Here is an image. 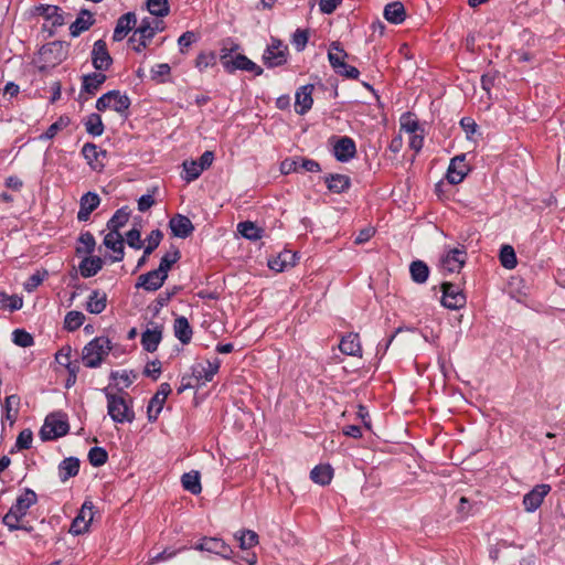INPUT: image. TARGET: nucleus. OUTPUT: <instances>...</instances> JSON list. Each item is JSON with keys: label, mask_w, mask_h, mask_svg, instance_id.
<instances>
[{"label": "nucleus", "mask_w": 565, "mask_h": 565, "mask_svg": "<svg viewBox=\"0 0 565 565\" xmlns=\"http://www.w3.org/2000/svg\"><path fill=\"white\" fill-rule=\"evenodd\" d=\"M107 398L108 415L115 423H131L135 419V413L126 399L127 393L122 388H118V394L109 392L108 387L104 388Z\"/></svg>", "instance_id": "nucleus-1"}, {"label": "nucleus", "mask_w": 565, "mask_h": 565, "mask_svg": "<svg viewBox=\"0 0 565 565\" xmlns=\"http://www.w3.org/2000/svg\"><path fill=\"white\" fill-rule=\"evenodd\" d=\"M36 501V493L31 489H24V492L17 498L9 512L3 516L4 525H7L10 531L21 529L20 520L26 515L28 510L35 504Z\"/></svg>", "instance_id": "nucleus-2"}, {"label": "nucleus", "mask_w": 565, "mask_h": 565, "mask_svg": "<svg viewBox=\"0 0 565 565\" xmlns=\"http://www.w3.org/2000/svg\"><path fill=\"white\" fill-rule=\"evenodd\" d=\"M218 369V359H215L214 361H204L194 364L192 366V374L190 376H182L179 393L184 388L194 387L201 384H205L206 382H211L213 380V376L217 373Z\"/></svg>", "instance_id": "nucleus-3"}, {"label": "nucleus", "mask_w": 565, "mask_h": 565, "mask_svg": "<svg viewBox=\"0 0 565 565\" xmlns=\"http://www.w3.org/2000/svg\"><path fill=\"white\" fill-rule=\"evenodd\" d=\"M111 344L108 338L97 337L88 342L83 349V363L86 367H98L103 360L109 354Z\"/></svg>", "instance_id": "nucleus-4"}, {"label": "nucleus", "mask_w": 565, "mask_h": 565, "mask_svg": "<svg viewBox=\"0 0 565 565\" xmlns=\"http://www.w3.org/2000/svg\"><path fill=\"white\" fill-rule=\"evenodd\" d=\"M67 52L68 44L63 41H53L44 44L39 52L40 60L43 62L39 70L44 72L50 67L61 64L66 58Z\"/></svg>", "instance_id": "nucleus-5"}, {"label": "nucleus", "mask_w": 565, "mask_h": 565, "mask_svg": "<svg viewBox=\"0 0 565 565\" xmlns=\"http://www.w3.org/2000/svg\"><path fill=\"white\" fill-rule=\"evenodd\" d=\"M130 105L131 100L128 95L116 89L107 92L96 100V109L98 111L113 109L125 118L128 117Z\"/></svg>", "instance_id": "nucleus-6"}, {"label": "nucleus", "mask_w": 565, "mask_h": 565, "mask_svg": "<svg viewBox=\"0 0 565 565\" xmlns=\"http://www.w3.org/2000/svg\"><path fill=\"white\" fill-rule=\"evenodd\" d=\"M70 425L65 416L61 413H54L46 416L44 425L40 430V437L43 441L54 440L68 433Z\"/></svg>", "instance_id": "nucleus-7"}, {"label": "nucleus", "mask_w": 565, "mask_h": 565, "mask_svg": "<svg viewBox=\"0 0 565 565\" xmlns=\"http://www.w3.org/2000/svg\"><path fill=\"white\" fill-rule=\"evenodd\" d=\"M288 47L278 39H273L271 44L267 46L263 54L264 64L269 67H278L287 62Z\"/></svg>", "instance_id": "nucleus-8"}, {"label": "nucleus", "mask_w": 565, "mask_h": 565, "mask_svg": "<svg viewBox=\"0 0 565 565\" xmlns=\"http://www.w3.org/2000/svg\"><path fill=\"white\" fill-rule=\"evenodd\" d=\"M443 298L441 305L448 309L457 310L466 305V296L452 282H443L441 285Z\"/></svg>", "instance_id": "nucleus-9"}, {"label": "nucleus", "mask_w": 565, "mask_h": 565, "mask_svg": "<svg viewBox=\"0 0 565 565\" xmlns=\"http://www.w3.org/2000/svg\"><path fill=\"white\" fill-rule=\"evenodd\" d=\"M469 170V166L466 162V154L461 153L451 159L446 178L450 184H459L463 181Z\"/></svg>", "instance_id": "nucleus-10"}, {"label": "nucleus", "mask_w": 565, "mask_h": 565, "mask_svg": "<svg viewBox=\"0 0 565 565\" xmlns=\"http://www.w3.org/2000/svg\"><path fill=\"white\" fill-rule=\"evenodd\" d=\"M92 63L96 71H107L113 64L107 44L104 40H97L92 51Z\"/></svg>", "instance_id": "nucleus-11"}, {"label": "nucleus", "mask_w": 565, "mask_h": 565, "mask_svg": "<svg viewBox=\"0 0 565 565\" xmlns=\"http://www.w3.org/2000/svg\"><path fill=\"white\" fill-rule=\"evenodd\" d=\"M551 486L541 483L535 486L523 497V505L526 512L536 511L543 503L544 498L550 493Z\"/></svg>", "instance_id": "nucleus-12"}, {"label": "nucleus", "mask_w": 565, "mask_h": 565, "mask_svg": "<svg viewBox=\"0 0 565 565\" xmlns=\"http://www.w3.org/2000/svg\"><path fill=\"white\" fill-rule=\"evenodd\" d=\"M195 550L213 553L224 558H230L232 554L230 545L218 537H203L200 543L195 545Z\"/></svg>", "instance_id": "nucleus-13"}, {"label": "nucleus", "mask_w": 565, "mask_h": 565, "mask_svg": "<svg viewBox=\"0 0 565 565\" xmlns=\"http://www.w3.org/2000/svg\"><path fill=\"white\" fill-rule=\"evenodd\" d=\"M93 504L92 502H84L77 516L73 520L70 532L74 535L83 534L88 530L90 522L93 521Z\"/></svg>", "instance_id": "nucleus-14"}, {"label": "nucleus", "mask_w": 565, "mask_h": 565, "mask_svg": "<svg viewBox=\"0 0 565 565\" xmlns=\"http://www.w3.org/2000/svg\"><path fill=\"white\" fill-rule=\"evenodd\" d=\"M466 258L467 253L463 248H452L443 257V268L448 273H459L466 263Z\"/></svg>", "instance_id": "nucleus-15"}, {"label": "nucleus", "mask_w": 565, "mask_h": 565, "mask_svg": "<svg viewBox=\"0 0 565 565\" xmlns=\"http://www.w3.org/2000/svg\"><path fill=\"white\" fill-rule=\"evenodd\" d=\"M333 153L338 161L348 162L356 153L355 142L350 137H341L333 146Z\"/></svg>", "instance_id": "nucleus-16"}, {"label": "nucleus", "mask_w": 565, "mask_h": 565, "mask_svg": "<svg viewBox=\"0 0 565 565\" xmlns=\"http://www.w3.org/2000/svg\"><path fill=\"white\" fill-rule=\"evenodd\" d=\"M313 85L308 84L299 87L296 92V100H295V109L299 115L306 114L311 109L313 99H312Z\"/></svg>", "instance_id": "nucleus-17"}, {"label": "nucleus", "mask_w": 565, "mask_h": 565, "mask_svg": "<svg viewBox=\"0 0 565 565\" xmlns=\"http://www.w3.org/2000/svg\"><path fill=\"white\" fill-rule=\"evenodd\" d=\"M137 19L136 14L134 12H128L124 15H121L116 23L113 40L115 42H119L124 40L129 31L132 30V28L136 25Z\"/></svg>", "instance_id": "nucleus-18"}, {"label": "nucleus", "mask_w": 565, "mask_h": 565, "mask_svg": "<svg viewBox=\"0 0 565 565\" xmlns=\"http://www.w3.org/2000/svg\"><path fill=\"white\" fill-rule=\"evenodd\" d=\"M100 203L98 194L94 192L85 193L79 201V211L77 213L78 221H87L92 212L97 209Z\"/></svg>", "instance_id": "nucleus-19"}, {"label": "nucleus", "mask_w": 565, "mask_h": 565, "mask_svg": "<svg viewBox=\"0 0 565 565\" xmlns=\"http://www.w3.org/2000/svg\"><path fill=\"white\" fill-rule=\"evenodd\" d=\"M166 279L167 278H164L154 269L140 275L136 282V288H142L148 291H156L163 285Z\"/></svg>", "instance_id": "nucleus-20"}, {"label": "nucleus", "mask_w": 565, "mask_h": 565, "mask_svg": "<svg viewBox=\"0 0 565 565\" xmlns=\"http://www.w3.org/2000/svg\"><path fill=\"white\" fill-rule=\"evenodd\" d=\"M102 72L103 71L94 72L82 77V93H87L89 95L96 94L107 79V76Z\"/></svg>", "instance_id": "nucleus-21"}, {"label": "nucleus", "mask_w": 565, "mask_h": 565, "mask_svg": "<svg viewBox=\"0 0 565 565\" xmlns=\"http://www.w3.org/2000/svg\"><path fill=\"white\" fill-rule=\"evenodd\" d=\"M183 490L193 495H199L202 492L201 473L198 470L185 472L180 478Z\"/></svg>", "instance_id": "nucleus-22"}, {"label": "nucleus", "mask_w": 565, "mask_h": 565, "mask_svg": "<svg viewBox=\"0 0 565 565\" xmlns=\"http://www.w3.org/2000/svg\"><path fill=\"white\" fill-rule=\"evenodd\" d=\"M35 13L51 21L54 26H61L65 23L61 9L57 6L40 4L34 9Z\"/></svg>", "instance_id": "nucleus-23"}, {"label": "nucleus", "mask_w": 565, "mask_h": 565, "mask_svg": "<svg viewBox=\"0 0 565 565\" xmlns=\"http://www.w3.org/2000/svg\"><path fill=\"white\" fill-rule=\"evenodd\" d=\"M339 349L343 354L352 356H361L362 348L358 333H349L342 337Z\"/></svg>", "instance_id": "nucleus-24"}, {"label": "nucleus", "mask_w": 565, "mask_h": 565, "mask_svg": "<svg viewBox=\"0 0 565 565\" xmlns=\"http://www.w3.org/2000/svg\"><path fill=\"white\" fill-rule=\"evenodd\" d=\"M95 20L88 10H81L76 20L70 25V33L72 36H78L82 32L88 30Z\"/></svg>", "instance_id": "nucleus-25"}, {"label": "nucleus", "mask_w": 565, "mask_h": 565, "mask_svg": "<svg viewBox=\"0 0 565 565\" xmlns=\"http://www.w3.org/2000/svg\"><path fill=\"white\" fill-rule=\"evenodd\" d=\"M107 306V295L105 291L99 289L93 290L88 296L86 310L89 313L98 315L102 313Z\"/></svg>", "instance_id": "nucleus-26"}, {"label": "nucleus", "mask_w": 565, "mask_h": 565, "mask_svg": "<svg viewBox=\"0 0 565 565\" xmlns=\"http://www.w3.org/2000/svg\"><path fill=\"white\" fill-rule=\"evenodd\" d=\"M104 262L98 256H89L85 257L78 266L79 274L84 278H89L95 276L102 268Z\"/></svg>", "instance_id": "nucleus-27"}, {"label": "nucleus", "mask_w": 565, "mask_h": 565, "mask_svg": "<svg viewBox=\"0 0 565 565\" xmlns=\"http://www.w3.org/2000/svg\"><path fill=\"white\" fill-rule=\"evenodd\" d=\"M384 18L393 24H401L406 18L405 8L402 2H392L384 8Z\"/></svg>", "instance_id": "nucleus-28"}, {"label": "nucleus", "mask_w": 565, "mask_h": 565, "mask_svg": "<svg viewBox=\"0 0 565 565\" xmlns=\"http://www.w3.org/2000/svg\"><path fill=\"white\" fill-rule=\"evenodd\" d=\"M162 332L159 327L147 329L141 334V344L147 352H154L161 341Z\"/></svg>", "instance_id": "nucleus-29"}, {"label": "nucleus", "mask_w": 565, "mask_h": 565, "mask_svg": "<svg viewBox=\"0 0 565 565\" xmlns=\"http://www.w3.org/2000/svg\"><path fill=\"white\" fill-rule=\"evenodd\" d=\"M79 459L76 457L65 458L58 466V475L62 481L75 477L79 471Z\"/></svg>", "instance_id": "nucleus-30"}, {"label": "nucleus", "mask_w": 565, "mask_h": 565, "mask_svg": "<svg viewBox=\"0 0 565 565\" xmlns=\"http://www.w3.org/2000/svg\"><path fill=\"white\" fill-rule=\"evenodd\" d=\"M328 189L333 193H342L350 188L351 181L344 174H330L324 178Z\"/></svg>", "instance_id": "nucleus-31"}, {"label": "nucleus", "mask_w": 565, "mask_h": 565, "mask_svg": "<svg viewBox=\"0 0 565 565\" xmlns=\"http://www.w3.org/2000/svg\"><path fill=\"white\" fill-rule=\"evenodd\" d=\"M82 153L93 169L96 170L102 169L104 167L103 163H98V158L100 156L106 157V151H98V148L95 143H85L82 148Z\"/></svg>", "instance_id": "nucleus-32"}, {"label": "nucleus", "mask_w": 565, "mask_h": 565, "mask_svg": "<svg viewBox=\"0 0 565 565\" xmlns=\"http://www.w3.org/2000/svg\"><path fill=\"white\" fill-rule=\"evenodd\" d=\"M332 477L333 469L330 465H318L310 472L311 480L321 486L329 484Z\"/></svg>", "instance_id": "nucleus-33"}, {"label": "nucleus", "mask_w": 565, "mask_h": 565, "mask_svg": "<svg viewBox=\"0 0 565 565\" xmlns=\"http://www.w3.org/2000/svg\"><path fill=\"white\" fill-rule=\"evenodd\" d=\"M130 216L128 207H121L115 212V214L107 222V227L111 232H119V230L126 225Z\"/></svg>", "instance_id": "nucleus-34"}, {"label": "nucleus", "mask_w": 565, "mask_h": 565, "mask_svg": "<svg viewBox=\"0 0 565 565\" xmlns=\"http://www.w3.org/2000/svg\"><path fill=\"white\" fill-rule=\"evenodd\" d=\"M349 57L348 53L341 47L339 42H332L328 52V58L332 68L342 66V62Z\"/></svg>", "instance_id": "nucleus-35"}, {"label": "nucleus", "mask_w": 565, "mask_h": 565, "mask_svg": "<svg viewBox=\"0 0 565 565\" xmlns=\"http://www.w3.org/2000/svg\"><path fill=\"white\" fill-rule=\"evenodd\" d=\"M412 279L417 284H424L429 276V268L423 260H414L409 266Z\"/></svg>", "instance_id": "nucleus-36"}, {"label": "nucleus", "mask_w": 565, "mask_h": 565, "mask_svg": "<svg viewBox=\"0 0 565 565\" xmlns=\"http://www.w3.org/2000/svg\"><path fill=\"white\" fill-rule=\"evenodd\" d=\"M237 230L243 237H245L249 241H257V239L262 238L263 230L257 227L250 221H245V222L238 223Z\"/></svg>", "instance_id": "nucleus-37"}, {"label": "nucleus", "mask_w": 565, "mask_h": 565, "mask_svg": "<svg viewBox=\"0 0 565 565\" xmlns=\"http://www.w3.org/2000/svg\"><path fill=\"white\" fill-rule=\"evenodd\" d=\"M236 540L243 550H248L258 544V534L252 530H241L235 533Z\"/></svg>", "instance_id": "nucleus-38"}, {"label": "nucleus", "mask_w": 565, "mask_h": 565, "mask_svg": "<svg viewBox=\"0 0 565 565\" xmlns=\"http://www.w3.org/2000/svg\"><path fill=\"white\" fill-rule=\"evenodd\" d=\"M84 125L86 131L94 137H99L104 132V124L102 117L96 113L88 115Z\"/></svg>", "instance_id": "nucleus-39"}, {"label": "nucleus", "mask_w": 565, "mask_h": 565, "mask_svg": "<svg viewBox=\"0 0 565 565\" xmlns=\"http://www.w3.org/2000/svg\"><path fill=\"white\" fill-rule=\"evenodd\" d=\"M151 79L158 84H163L171 78V67L167 63L154 65L150 71Z\"/></svg>", "instance_id": "nucleus-40"}, {"label": "nucleus", "mask_w": 565, "mask_h": 565, "mask_svg": "<svg viewBox=\"0 0 565 565\" xmlns=\"http://www.w3.org/2000/svg\"><path fill=\"white\" fill-rule=\"evenodd\" d=\"M247 58L248 57L243 54H237L232 56V58H226V55H224L221 56V63L227 73H234L237 70H243Z\"/></svg>", "instance_id": "nucleus-41"}, {"label": "nucleus", "mask_w": 565, "mask_h": 565, "mask_svg": "<svg viewBox=\"0 0 565 565\" xmlns=\"http://www.w3.org/2000/svg\"><path fill=\"white\" fill-rule=\"evenodd\" d=\"M95 238L90 232L82 233L78 237V246L76 247V254H93L95 249Z\"/></svg>", "instance_id": "nucleus-42"}, {"label": "nucleus", "mask_w": 565, "mask_h": 565, "mask_svg": "<svg viewBox=\"0 0 565 565\" xmlns=\"http://www.w3.org/2000/svg\"><path fill=\"white\" fill-rule=\"evenodd\" d=\"M156 34L154 29L151 26V22L148 19H143L140 25L136 29L132 36L129 39L130 43L137 41V36L143 40H151Z\"/></svg>", "instance_id": "nucleus-43"}, {"label": "nucleus", "mask_w": 565, "mask_h": 565, "mask_svg": "<svg viewBox=\"0 0 565 565\" xmlns=\"http://www.w3.org/2000/svg\"><path fill=\"white\" fill-rule=\"evenodd\" d=\"M500 263L507 269H513L516 264V255L512 246L503 245L500 249Z\"/></svg>", "instance_id": "nucleus-44"}, {"label": "nucleus", "mask_w": 565, "mask_h": 565, "mask_svg": "<svg viewBox=\"0 0 565 565\" xmlns=\"http://www.w3.org/2000/svg\"><path fill=\"white\" fill-rule=\"evenodd\" d=\"M199 167H200V164L198 163V161H194V160L183 161V163H182V168H183V172H184L183 179L186 182L196 180L203 172V170Z\"/></svg>", "instance_id": "nucleus-45"}, {"label": "nucleus", "mask_w": 565, "mask_h": 565, "mask_svg": "<svg viewBox=\"0 0 565 565\" xmlns=\"http://www.w3.org/2000/svg\"><path fill=\"white\" fill-rule=\"evenodd\" d=\"M171 393V386L168 383H162L154 394V396L150 399L152 406H156V413H160L163 408V404L166 398Z\"/></svg>", "instance_id": "nucleus-46"}, {"label": "nucleus", "mask_w": 565, "mask_h": 565, "mask_svg": "<svg viewBox=\"0 0 565 565\" xmlns=\"http://www.w3.org/2000/svg\"><path fill=\"white\" fill-rule=\"evenodd\" d=\"M85 320V316L81 311H70L64 319V328L68 331L77 330Z\"/></svg>", "instance_id": "nucleus-47"}, {"label": "nucleus", "mask_w": 565, "mask_h": 565, "mask_svg": "<svg viewBox=\"0 0 565 565\" xmlns=\"http://www.w3.org/2000/svg\"><path fill=\"white\" fill-rule=\"evenodd\" d=\"M71 122V119L67 116H61L55 122H53L46 131L41 136L42 139H52L54 138L58 131L66 128Z\"/></svg>", "instance_id": "nucleus-48"}, {"label": "nucleus", "mask_w": 565, "mask_h": 565, "mask_svg": "<svg viewBox=\"0 0 565 565\" xmlns=\"http://www.w3.org/2000/svg\"><path fill=\"white\" fill-rule=\"evenodd\" d=\"M88 460L92 466L100 467L107 462L108 454L102 447H93L88 451Z\"/></svg>", "instance_id": "nucleus-49"}, {"label": "nucleus", "mask_w": 565, "mask_h": 565, "mask_svg": "<svg viewBox=\"0 0 565 565\" xmlns=\"http://www.w3.org/2000/svg\"><path fill=\"white\" fill-rule=\"evenodd\" d=\"M23 305L21 297L17 295L9 296L6 292H0V306L9 308L10 311L19 310Z\"/></svg>", "instance_id": "nucleus-50"}, {"label": "nucleus", "mask_w": 565, "mask_h": 565, "mask_svg": "<svg viewBox=\"0 0 565 565\" xmlns=\"http://www.w3.org/2000/svg\"><path fill=\"white\" fill-rule=\"evenodd\" d=\"M147 9L152 15L164 17L169 12L167 0H148Z\"/></svg>", "instance_id": "nucleus-51"}, {"label": "nucleus", "mask_w": 565, "mask_h": 565, "mask_svg": "<svg viewBox=\"0 0 565 565\" xmlns=\"http://www.w3.org/2000/svg\"><path fill=\"white\" fill-rule=\"evenodd\" d=\"M193 335L192 328L185 317H179V341L182 344L190 343Z\"/></svg>", "instance_id": "nucleus-52"}, {"label": "nucleus", "mask_w": 565, "mask_h": 565, "mask_svg": "<svg viewBox=\"0 0 565 565\" xmlns=\"http://www.w3.org/2000/svg\"><path fill=\"white\" fill-rule=\"evenodd\" d=\"M215 63H216V55L214 52H207V53L203 52V53L199 54L195 60V66L200 71H204L209 66H214Z\"/></svg>", "instance_id": "nucleus-53"}, {"label": "nucleus", "mask_w": 565, "mask_h": 565, "mask_svg": "<svg viewBox=\"0 0 565 565\" xmlns=\"http://www.w3.org/2000/svg\"><path fill=\"white\" fill-rule=\"evenodd\" d=\"M13 335V342L22 348H28L33 344V337L22 329H17L12 333Z\"/></svg>", "instance_id": "nucleus-54"}, {"label": "nucleus", "mask_w": 565, "mask_h": 565, "mask_svg": "<svg viewBox=\"0 0 565 565\" xmlns=\"http://www.w3.org/2000/svg\"><path fill=\"white\" fill-rule=\"evenodd\" d=\"M401 127L406 132L415 134L418 130L419 125L415 116L411 113H407L401 117Z\"/></svg>", "instance_id": "nucleus-55"}, {"label": "nucleus", "mask_w": 565, "mask_h": 565, "mask_svg": "<svg viewBox=\"0 0 565 565\" xmlns=\"http://www.w3.org/2000/svg\"><path fill=\"white\" fill-rule=\"evenodd\" d=\"M194 231V225L191 220L184 215L179 214V238L189 237Z\"/></svg>", "instance_id": "nucleus-56"}, {"label": "nucleus", "mask_w": 565, "mask_h": 565, "mask_svg": "<svg viewBox=\"0 0 565 565\" xmlns=\"http://www.w3.org/2000/svg\"><path fill=\"white\" fill-rule=\"evenodd\" d=\"M104 245L107 248L114 250L117 247L119 248L121 245H124V238L119 232L109 231V233L104 238Z\"/></svg>", "instance_id": "nucleus-57"}, {"label": "nucleus", "mask_w": 565, "mask_h": 565, "mask_svg": "<svg viewBox=\"0 0 565 565\" xmlns=\"http://www.w3.org/2000/svg\"><path fill=\"white\" fill-rule=\"evenodd\" d=\"M33 440V434L30 429H23L17 438L15 448L19 450L29 449Z\"/></svg>", "instance_id": "nucleus-58"}, {"label": "nucleus", "mask_w": 565, "mask_h": 565, "mask_svg": "<svg viewBox=\"0 0 565 565\" xmlns=\"http://www.w3.org/2000/svg\"><path fill=\"white\" fill-rule=\"evenodd\" d=\"M175 262H177V252H173L172 254H168L162 257L160 265L156 270L160 275H162L164 278H167L169 269Z\"/></svg>", "instance_id": "nucleus-59"}, {"label": "nucleus", "mask_w": 565, "mask_h": 565, "mask_svg": "<svg viewBox=\"0 0 565 565\" xmlns=\"http://www.w3.org/2000/svg\"><path fill=\"white\" fill-rule=\"evenodd\" d=\"M309 34L308 31L297 29L292 35V44L298 52L302 51L308 43Z\"/></svg>", "instance_id": "nucleus-60"}, {"label": "nucleus", "mask_w": 565, "mask_h": 565, "mask_svg": "<svg viewBox=\"0 0 565 565\" xmlns=\"http://www.w3.org/2000/svg\"><path fill=\"white\" fill-rule=\"evenodd\" d=\"M110 379L114 381L120 379L124 382L125 387H129L132 384V382L137 379V374L134 373L132 371H113L110 373Z\"/></svg>", "instance_id": "nucleus-61"}, {"label": "nucleus", "mask_w": 565, "mask_h": 565, "mask_svg": "<svg viewBox=\"0 0 565 565\" xmlns=\"http://www.w3.org/2000/svg\"><path fill=\"white\" fill-rule=\"evenodd\" d=\"M335 73L350 79H356L360 75V71L347 64L345 62H342V66H339L338 68H334Z\"/></svg>", "instance_id": "nucleus-62"}, {"label": "nucleus", "mask_w": 565, "mask_h": 565, "mask_svg": "<svg viewBox=\"0 0 565 565\" xmlns=\"http://www.w3.org/2000/svg\"><path fill=\"white\" fill-rule=\"evenodd\" d=\"M140 237V230L134 227L126 234L127 244L135 249H140L142 247V242Z\"/></svg>", "instance_id": "nucleus-63"}, {"label": "nucleus", "mask_w": 565, "mask_h": 565, "mask_svg": "<svg viewBox=\"0 0 565 565\" xmlns=\"http://www.w3.org/2000/svg\"><path fill=\"white\" fill-rule=\"evenodd\" d=\"M45 274L46 273H44V274L35 273V274L31 275L28 278V280L24 282V289L28 292L34 291L42 284Z\"/></svg>", "instance_id": "nucleus-64"}]
</instances>
